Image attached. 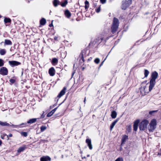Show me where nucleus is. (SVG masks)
<instances>
[{
    "label": "nucleus",
    "mask_w": 161,
    "mask_h": 161,
    "mask_svg": "<svg viewBox=\"0 0 161 161\" xmlns=\"http://www.w3.org/2000/svg\"><path fill=\"white\" fill-rule=\"evenodd\" d=\"M158 75V73L156 71L153 72L152 74L151 79L150 80V85L149 87V91H151L156 83V79Z\"/></svg>",
    "instance_id": "nucleus-1"
},
{
    "label": "nucleus",
    "mask_w": 161,
    "mask_h": 161,
    "mask_svg": "<svg viewBox=\"0 0 161 161\" xmlns=\"http://www.w3.org/2000/svg\"><path fill=\"white\" fill-rule=\"evenodd\" d=\"M119 25V21L118 19L116 18H114L111 27V32L113 34L116 31L118 28Z\"/></svg>",
    "instance_id": "nucleus-2"
},
{
    "label": "nucleus",
    "mask_w": 161,
    "mask_h": 161,
    "mask_svg": "<svg viewBox=\"0 0 161 161\" xmlns=\"http://www.w3.org/2000/svg\"><path fill=\"white\" fill-rule=\"evenodd\" d=\"M156 120L154 119H152L151 120L148 127V129L149 131L150 132H153L156 129Z\"/></svg>",
    "instance_id": "nucleus-3"
},
{
    "label": "nucleus",
    "mask_w": 161,
    "mask_h": 161,
    "mask_svg": "<svg viewBox=\"0 0 161 161\" xmlns=\"http://www.w3.org/2000/svg\"><path fill=\"white\" fill-rule=\"evenodd\" d=\"M149 121L147 119H144L141 121L139 125V129L140 130H144L147 129V125Z\"/></svg>",
    "instance_id": "nucleus-4"
},
{
    "label": "nucleus",
    "mask_w": 161,
    "mask_h": 161,
    "mask_svg": "<svg viewBox=\"0 0 161 161\" xmlns=\"http://www.w3.org/2000/svg\"><path fill=\"white\" fill-rule=\"evenodd\" d=\"M144 82L146 83V81H144L141 84V87L139 88V90L140 91L142 96H144L146 94V93H148V92H147L146 90V89L147 88L146 86H142Z\"/></svg>",
    "instance_id": "nucleus-5"
},
{
    "label": "nucleus",
    "mask_w": 161,
    "mask_h": 161,
    "mask_svg": "<svg viewBox=\"0 0 161 161\" xmlns=\"http://www.w3.org/2000/svg\"><path fill=\"white\" fill-rule=\"evenodd\" d=\"M8 73L7 69L4 67H2L0 69V74L3 75H7Z\"/></svg>",
    "instance_id": "nucleus-6"
},
{
    "label": "nucleus",
    "mask_w": 161,
    "mask_h": 161,
    "mask_svg": "<svg viewBox=\"0 0 161 161\" xmlns=\"http://www.w3.org/2000/svg\"><path fill=\"white\" fill-rule=\"evenodd\" d=\"M86 52L87 50H86L84 49L82 51L80 55L79 56L80 57H81V59L83 62L85 61L84 58L86 57L88 55V54L86 55Z\"/></svg>",
    "instance_id": "nucleus-7"
},
{
    "label": "nucleus",
    "mask_w": 161,
    "mask_h": 161,
    "mask_svg": "<svg viewBox=\"0 0 161 161\" xmlns=\"http://www.w3.org/2000/svg\"><path fill=\"white\" fill-rule=\"evenodd\" d=\"M8 63L12 67L21 64L20 62L15 61H8Z\"/></svg>",
    "instance_id": "nucleus-8"
},
{
    "label": "nucleus",
    "mask_w": 161,
    "mask_h": 161,
    "mask_svg": "<svg viewBox=\"0 0 161 161\" xmlns=\"http://www.w3.org/2000/svg\"><path fill=\"white\" fill-rule=\"evenodd\" d=\"M86 142L87 144V146L88 147L89 149L92 150V146L91 139L89 138L86 139Z\"/></svg>",
    "instance_id": "nucleus-9"
},
{
    "label": "nucleus",
    "mask_w": 161,
    "mask_h": 161,
    "mask_svg": "<svg viewBox=\"0 0 161 161\" xmlns=\"http://www.w3.org/2000/svg\"><path fill=\"white\" fill-rule=\"evenodd\" d=\"M66 88L65 87H64L63 88V89L60 92L59 94L57 96V97L59 98L61 97L62 96L64 95L66 91Z\"/></svg>",
    "instance_id": "nucleus-10"
},
{
    "label": "nucleus",
    "mask_w": 161,
    "mask_h": 161,
    "mask_svg": "<svg viewBox=\"0 0 161 161\" xmlns=\"http://www.w3.org/2000/svg\"><path fill=\"white\" fill-rule=\"evenodd\" d=\"M64 101L61 103H60L59 104L58 106L56 108H54L52 110L51 112H49L47 115V117H49L51 116L55 112L56 110L58 108V107L61 105L64 102Z\"/></svg>",
    "instance_id": "nucleus-11"
},
{
    "label": "nucleus",
    "mask_w": 161,
    "mask_h": 161,
    "mask_svg": "<svg viewBox=\"0 0 161 161\" xmlns=\"http://www.w3.org/2000/svg\"><path fill=\"white\" fill-rule=\"evenodd\" d=\"M139 122V120L137 119L135 121L133 125V130L135 131H136L138 127V125Z\"/></svg>",
    "instance_id": "nucleus-12"
},
{
    "label": "nucleus",
    "mask_w": 161,
    "mask_h": 161,
    "mask_svg": "<svg viewBox=\"0 0 161 161\" xmlns=\"http://www.w3.org/2000/svg\"><path fill=\"white\" fill-rule=\"evenodd\" d=\"M55 71L54 68L53 67H51L49 70L48 73L51 76H53L55 74Z\"/></svg>",
    "instance_id": "nucleus-13"
},
{
    "label": "nucleus",
    "mask_w": 161,
    "mask_h": 161,
    "mask_svg": "<svg viewBox=\"0 0 161 161\" xmlns=\"http://www.w3.org/2000/svg\"><path fill=\"white\" fill-rule=\"evenodd\" d=\"M51 158L48 156H43L41 158V161H51Z\"/></svg>",
    "instance_id": "nucleus-14"
},
{
    "label": "nucleus",
    "mask_w": 161,
    "mask_h": 161,
    "mask_svg": "<svg viewBox=\"0 0 161 161\" xmlns=\"http://www.w3.org/2000/svg\"><path fill=\"white\" fill-rule=\"evenodd\" d=\"M64 14L65 17L68 18H69L71 15V13L68 9L64 11Z\"/></svg>",
    "instance_id": "nucleus-15"
},
{
    "label": "nucleus",
    "mask_w": 161,
    "mask_h": 161,
    "mask_svg": "<svg viewBox=\"0 0 161 161\" xmlns=\"http://www.w3.org/2000/svg\"><path fill=\"white\" fill-rule=\"evenodd\" d=\"M128 139V136L127 135H123L121 140V144H124L126 140Z\"/></svg>",
    "instance_id": "nucleus-16"
},
{
    "label": "nucleus",
    "mask_w": 161,
    "mask_h": 161,
    "mask_svg": "<svg viewBox=\"0 0 161 161\" xmlns=\"http://www.w3.org/2000/svg\"><path fill=\"white\" fill-rule=\"evenodd\" d=\"M119 119V118H117L116 120H114L111 124L110 126V130H112L114 127V126L115 125L117 122L118 121Z\"/></svg>",
    "instance_id": "nucleus-17"
},
{
    "label": "nucleus",
    "mask_w": 161,
    "mask_h": 161,
    "mask_svg": "<svg viewBox=\"0 0 161 161\" xmlns=\"http://www.w3.org/2000/svg\"><path fill=\"white\" fill-rule=\"evenodd\" d=\"M39 119V118H33L30 119L27 121V123L31 124L34 123L36 121L37 119Z\"/></svg>",
    "instance_id": "nucleus-18"
},
{
    "label": "nucleus",
    "mask_w": 161,
    "mask_h": 161,
    "mask_svg": "<svg viewBox=\"0 0 161 161\" xmlns=\"http://www.w3.org/2000/svg\"><path fill=\"white\" fill-rule=\"evenodd\" d=\"M129 6L125 2L123 3L121 5V9L123 10H125Z\"/></svg>",
    "instance_id": "nucleus-19"
},
{
    "label": "nucleus",
    "mask_w": 161,
    "mask_h": 161,
    "mask_svg": "<svg viewBox=\"0 0 161 161\" xmlns=\"http://www.w3.org/2000/svg\"><path fill=\"white\" fill-rule=\"evenodd\" d=\"M4 45L6 46L7 45H12V43L11 41L9 40L8 39H5L4 42Z\"/></svg>",
    "instance_id": "nucleus-20"
},
{
    "label": "nucleus",
    "mask_w": 161,
    "mask_h": 161,
    "mask_svg": "<svg viewBox=\"0 0 161 161\" xmlns=\"http://www.w3.org/2000/svg\"><path fill=\"white\" fill-rule=\"evenodd\" d=\"M117 114L115 111H113L111 112V116L113 119H115L116 117Z\"/></svg>",
    "instance_id": "nucleus-21"
},
{
    "label": "nucleus",
    "mask_w": 161,
    "mask_h": 161,
    "mask_svg": "<svg viewBox=\"0 0 161 161\" xmlns=\"http://www.w3.org/2000/svg\"><path fill=\"white\" fill-rule=\"evenodd\" d=\"M0 125L2 126H11V125L7 123L6 122H3L0 121Z\"/></svg>",
    "instance_id": "nucleus-22"
},
{
    "label": "nucleus",
    "mask_w": 161,
    "mask_h": 161,
    "mask_svg": "<svg viewBox=\"0 0 161 161\" xmlns=\"http://www.w3.org/2000/svg\"><path fill=\"white\" fill-rule=\"evenodd\" d=\"M48 126L47 124H45L44 125H42L41 126V132H42L44 131Z\"/></svg>",
    "instance_id": "nucleus-23"
},
{
    "label": "nucleus",
    "mask_w": 161,
    "mask_h": 161,
    "mask_svg": "<svg viewBox=\"0 0 161 161\" xmlns=\"http://www.w3.org/2000/svg\"><path fill=\"white\" fill-rule=\"evenodd\" d=\"M68 3V2L67 0H65L63 2H61L60 5L61 6L64 7H65Z\"/></svg>",
    "instance_id": "nucleus-24"
},
{
    "label": "nucleus",
    "mask_w": 161,
    "mask_h": 161,
    "mask_svg": "<svg viewBox=\"0 0 161 161\" xmlns=\"http://www.w3.org/2000/svg\"><path fill=\"white\" fill-rule=\"evenodd\" d=\"M60 2L58 0H54L53 4L54 7H56L59 4Z\"/></svg>",
    "instance_id": "nucleus-25"
},
{
    "label": "nucleus",
    "mask_w": 161,
    "mask_h": 161,
    "mask_svg": "<svg viewBox=\"0 0 161 161\" xmlns=\"http://www.w3.org/2000/svg\"><path fill=\"white\" fill-rule=\"evenodd\" d=\"M6 53V50L4 49H0V54L1 55H3L5 54Z\"/></svg>",
    "instance_id": "nucleus-26"
},
{
    "label": "nucleus",
    "mask_w": 161,
    "mask_h": 161,
    "mask_svg": "<svg viewBox=\"0 0 161 161\" xmlns=\"http://www.w3.org/2000/svg\"><path fill=\"white\" fill-rule=\"evenodd\" d=\"M58 63V59L56 58H54L52 59V63L53 65L57 64Z\"/></svg>",
    "instance_id": "nucleus-27"
},
{
    "label": "nucleus",
    "mask_w": 161,
    "mask_h": 161,
    "mask_svg": "<svg viewBox=\"0 0 161 161\" xmlns=\"http://www.w3.org/2000/svg\"><path fill=\"white\" fill-rule=\"evenodd\" d=\"M46 22V19L44 18H42L41 19V25H44Z\"/></svg>",
    "instance_id": "nucleus-28"
},
{
    "label": "nucleus",
    "mask_w": 161,
    "mask_h": 161,
    "mask_svg": "<svg viewBox=\"0 0 161 161\" xmlns=\"http://www.w3.org/2000/svg\"><path fill=\"white\" fill-rule=\"evenodd\" d=\"M4 21L5 23L11 22V20L9 18H5Z\"/></svg>",
    "instance_id": "nucleus-29"
},
{
    "label": "nucleus",
    "mask_w": 161,
    "mask_h": 161,
    "mask_svg": "<svg viewBox=\"0 0 161 161\" xmlns=\"http://www.w3.org/2000/svg\"><path fill=\"white\" fill-rule=\"evenodd\" d=\"M25 149V148L24 147H19L17 150L18 153H20L21 152L24 151Z\"/></svg>",
    "instance_id": "nucleus-30"
},
{
    "label": "nucleus",
    "mask_w": 161,
    "mask_h": 161,
    "mask_svg": "<svg viewBox=\"0 0 161 161\" xmlns=\"http://www.w3.org/2000/svg\"><path fill=\"white\" fill-rule=\"evenodd\" d=\"M149 71L147 69L145 70L144 71V75L145 77H147V76L149 74Z\"/></svg>",
    "instance_id": "nucleus-31"
},
{
    "label": "nucleus",
    "mask_w": 161,
    "mask_h": 161,
    "mask_svg": "<svg viewBox=\"0 0 161 161\" xmlns=\"http://www.w3.org/2000/svg\"><path fill=\"white\" fill-rule=\"evenodd\" d=\"M125 2L130 6L131 4L132 0H125Z\"/></svg>",
    "instance_id": "nucleus-32"
},
{
    "label": "nucleus",
    "mask_w": 161,
    "mask_h": 161,
    "mask_svg": "<svg viewBox=\"0 0 161 161\" xmlns=\"http://www.w3.org/2000/svg\"><path fill=\"white\" fill-rule=\"evenodd\" d=\"M21 134L22 136H23L25 137L27 136L28 135L27 133L26 132H22L21 133Z\"/></svg>",
    "instance_id": "nucleus-33"
},
{
    "label": "nucleus",
    "mask_w": 161,
    "mask_h": 161,
    "mask_svg": "<svg viewBox=\"0 0 161 161\" xmlns=\"http://www.w3.org/2000/svg\"><path fill=\"white\" fill-rule=\"evenodd\" d=\"M4 64L3 60L2 59H0V67L3 66Z\"/></svg>",
    "instance_id": "nucleus-34"
},
{
    "label": "nucleus",
    "mask_w": 161,
    "mask_h": 161,
    "mask_svg": "<svg viewBox=\"0 0 161 161\" xmlns=\"http://www.w3.org/2000/svg\"><path fill=\"white\" fill-rule=\"evenodd\" d=\"M100 61V59L98 58H96L94 61L95 63L97 64H98L99 63Z\"/></svg>",
    "instance_id": "nucleus-35"
},
{
    "label": "nucleus",
    "mask_w": 161,
    "mask_h": 161,
    "mask_svg": "<svg viewBox=\"0 0 161 161\" xmlns=\"http://www.w3.org/2000/svg\"><path fill=\"white\" fill-rule=\"evenodd\" d=\"M157 111L158 110L150 111L149 112V114L152 115L153 113L157 112Z\"/></svg>",
    "instance_id": "nucleus-36"
},
{
    "label": "nucleus",
    "mask_w": 161,
    "mask_h": 161,
    "mask_svg": "<svg viewBox=\"0 0 161 161\" xmlns=\"http://www.w3.org/2000/svg\"><path fill=\"white\" fill-rule=\"evenodd\" d=\"M27 123H22V124L19 125H18V127H21V126L22 125H25L26 124H27Z\"/></svg>",
    "instance_id": "nucleus-37"
},
{
    "label": "nucleus",
    "mask_w": 161,
    "mask_h": 161,
    "mask_svg": "<svg viewBox=\"0 0 161 161\" xmlns=\"http://www.w3.org/2000/svg\"><path fill=\"white\" fill-rule=\"evenodd\" d=\"M9 81L11 83L13 84L15 82V80L14 79H10L9 80Z\"/></svg>",
    "instance_id": "nucleus-38"
},
{
    "label": "nucleus",
    "mask_w": 161,
    "mask_h": 161,
    "mask_svg": "<svg viewBox=\"0 0 161 161\" xmlns=\"http://www.w3.org/2000/svg\"><path fill=\"white\" fill-rule=\"evenodd\" d=\"M5 136H7V137L8 138V136L9 137H11L12 136V135L11 133H9L8 135H7L6 134H5Z\"/></svg>",
    "instance_id": "nucleus-39"
},
{
    "label": "nucleus",
    "mask_w": 161,
    "mask_h": 161,
    "mask_svg": "<svg viewBox=\"0 0 161 161\" xmlns=\"http://www.w3.org/2000/svg\"><path fill=\"white\" fill-rule=\"evenodd\" d=\"M100 9H101L100 7H99L98 8L96 9L95 10H96V12L99 13L100 11Z\"/></svg>",
    "instance_id": "nucleus-40"
},
{
    "label": "nucleus",
    "mask_w": 161,
    "mask_h": 161,
    "mask_svg": "<svg viewBox=\"0 0 161 161\" xmlns=\"http://www.w3.org/2000/svg\"><path fill=\"white\" fill-rule=\"evenodd\" d=\"M123 160L122 158H117L115 161H123Z\"/></svg>",
    "instance_id": "nucleus-41"
},
{
    "label": "nucleus",
    "mask_w": 161,
    "mask_h": 161,
    "mask_svg": "<svg viewBox=\"0 0 161 161\" xmlns=\"http://www.w3.org/2000/svg\"><path fill=\"white\" fill-rule=\"evenodd\" d=\"M106 0H100L101 3L102 4H104L106 2Z\"/></svg>",
    "instance_id": "nucleus-42"
},
{
    "label": "nucleus",
    "mask_w": 161,
    "mask_h": 161,
    "mask_svg": "<svg viewBox=\"0 0 161 161\" xmlns=\"http://www.w3.org/2000/svg\"><path fill=\"white\" fill-rule=\"evenodd\" d=\"M127 130H128L129 132H130L131 130V127L130 126H129Z\"/></svg>",
    "instance_id": "nucleus-43"
},
{
    "label": "nucleus",
    "mask_w": 161,
    "mask_h": 161,
    "mask_svg": "<svg viewBox=\"0 0 161 161\" xmlns=\"http://www.w3.org/2000/svg\"><path fill=\"white\" fill-rule=\"evenodd\" d=\"M85 5H89V2L87 1V0H86L85 2Z\"/></svg>",
    "instance_id": "nucleus-44"
},
{
    "label": "nucleus",
    "mask_w": 161,
    "mask_h": 161,
    "mask_svg": "<svg viewBox=\"0 0 161 161\" xmlns=\"http://www.w3.org/2000/svg\"><path fill=\"white\" fill-rule=\"evenodd\" d=\"M54 116L55 118H57V117H59L60 116V115H59V114H55Z\"/></svg>",
    "instance_id": "nucleus-45"
},
{
    "label": "nucleus",
    "mask_w": 161,
    "mask_h": 161,
    "mask_svg": "<svg viewBox=\"0 0 161 161\" xmlns=\"http://www.w3.org/2000/svg\"><path fill=\"white\" fill-rule=\"evenodd\" d=\"M53 20H52V23L51 24H50L49 25V26L50 27H53V23H52V22H53Z\"/></svg>",
    "instance_id": "nucleus-46"
},
{
    "label": "nucleus",
    "mask_w": 161,
    "mask_h": 161,
    "mask_svg": "<svg viewBox=\"0 0 161 161\" xmlns=\"http://www.w3.org/2000/svg\"><path fill=\"white\" fill-rule=\"evenodd\" d=\"M97 6V3H94L93 4V6L94 7H95Z\"/></svg>",
    "instance_id": "nucleus-47"
},
{
    "label": "nucleus",
    "mask_w": 161,
    "mask_h": 161,
    "mask_svg": "<svg viewBox=\"0 0 161 161\" xmlns=\"http://www.w3.org/2000/svg\"><path fill=\"white\" fill-rule=\"evenodd\" d=\"M89 7V5H85V8L86 9H87Z\"/></svg>",
    "instance_id": "nucleus-48"
},
{
    "label": "nucleus",
    "mask_w": 161,
    "mask_h": 161,
    "mask_svg": "<svg viewBox=\"0 0 161 161\" xmlns=\"http://www.w3.org/2000/svg\"><path fill=\"white\" fill-rule=\"evenodd\" d=\"M10 126H13L14 127H18V125H15L12 124V125H11Z\"/></svg>",
    "instance_id": "nucleus-49"
},
{
    "label": "nucleus",
    "mask_w": 161,
    "mask_h": 161,
    "mask_svg": "<svg viewBox=\"0 0 161 161\" xmlns=\"http://www.w3.org/2000/svg\"><path fill=\"white\" fill-rule=\"evenodd\" d=\"M47 141V140H41V142H43V143H44Z\"/></svg>",
    "instance_id": "nucleus-50"
},
{
    "label": "nucleus",
    "mask_w": 161,
    "mask_h": 161,
    "mask_svg": "<svg viewBox=\"0 0 161 161\" xmlns=\"http://www.w3.org/2000/svg\"><path fill=\"white\" fill-rule=\"evenodd\" d=\"M5 134H3V135H1V138L3 139H4V137L5 136Z\"/></svg>",
    "instance_id": "nucleus-51"
},
{
    "label": "nucleus",
    "mask_w": 161,
    "mask_h": 161,
    "mask_svg": "<svg viewBox=\"0 0 161 161\" xmlns=\"http://www.w3.org/2000/svg\"><path fill=\"white\" fill-rule=\"evenodd\" d=\"M159 151L160 152V153H158V155H160L161 156V149H160Z\"/></svg>",
    "instance_id": "nucleus-52"
},
{
    "label": "nucleus",
    "mask_w": 161,
    "mask_h": 161,
    "mask_svg": "<svg viewBox=\"0 0 161 161\" xmlns=\"http://www.w3.org/2000/svg\"><path fill=\"white\" fill-rule=\"evenodd\" d=\"M44 113L41 115V118H43L44 117V115H43Z\"/></svg>",
    "instance_id": "nucleus-53"
},
{
    "label": "nucleus",
    "mask_w": 161,
    "mask_h": 161,
    "mask_svg": "<svg viewBox=\"0 0 161 161\" xmlns=\"http://www.w3.org/2000/svg\"><path fill=\"white\" fill-rule=\"evenodd\" d=\"M2 144V141L1 140H0V146H1V144Z\"/></svg>",
    "instance_id": "nucleus-54"
},
{
    "label": "nucleus",
    "mask_w": 161,
    "mask_h": 161,
    "mask_svg": "<svg viewBox=\"0 0 161 161\" xmlns=\"http://www.w3.org/2000/svg\"><path fill=\"white\" fill-rule=\"evenodd\" d=\"M92 59V58H89L88 60V61H90Z\"/></svg>",
    "instance_id": "nucleus-55"
},
{
    "label": "nucleus",
    "mask_w": 161,
    "mask_h": 161,
    "mask_svg": "<svg viewBox=\"0 0 161 161\" xmlns=\"http://www.w3.org/2000/svg\"><path fill=\"white\" fill-rule=\"evenodd\" d=\"M100 39L101 40V41H102L103 40V38L101 37V38H100Z\"/></svg>",
    "instance_id": "nucleus-56"
},
{
    "label": "nucleus",
    "mask_w": 161,
    "mask_h": 161,
    "mask_svg": "<svg viewBox=\"0 0 161 161\" xmlns=\"http://www.w3.org/2000/svg\"><path fill=\"white\" fill-rule=\"evenodd\" d=\"M56 105V104H55L53 105V107H55Z\"/></svg>",
    "instance_id": "nucleus-57"
},
{
    "label": "nucleus",
    "mask_w": 161,
    "mask_h": 161,
    "mask_svg": "<svg viewBox=\"0 0 161 161\" xmlns=\"http://www.w3.org/2000/svg\"><path fill=\"white\" fill-rule=\"evenodd\" d=\"M84 103L85 104V103H86V97H85V98L84 99Z\"/></svg>",
    "instance_id": "nucleus-58"
},
{
    "label": "nucleus",
    "mask_w": 161,
    "mask_h": 161,
    "mask_svg": "<svg viewBox=\"0 0 161 161\" xmlns=\"http://www.w3.org/2000/svg\"><path fill=\"white\" fill-rule=\"evenodd\" d=\"M84 158H86V157L84 156V157H82V159H84Z\"/></svg>",
    "instance_id": "nucleus-59"
},
{
    "label": "nucleus",
    "mask_w": 161,
    "mask_h": 161,
    "mask_svg": "<svg viewBox=\"0 0 161 161\" xmlns=\"http://www.w3.org/2000/svg\"><path fill=\"white\" fill-rule=\"evenodd\" d=\"M90 155H89V154H88V155H87V157H90Z\"/></svg>",
    "instance_id": "nucleus-60"
},
{
    "label": "nucleus",
    "mask_w": 161,
    "mask_h": 161,
    "mask_svg": "<svg viewBox=\"0 0 161 161\" xmlns=\"http://www.w3.org/2000/svg\"><path fill=\"white\" fill-rule=\"evenodd\" d=\"M61 158H63V157H64V156H63V155H62L61 156Z\"/></svg>",
    "instance_id": "nucleus-61"
},
{
    "label": "nucleus",
    "mask_w": 161,
    "mask_h": 161,
    "mask_svg": "<svg viewBox=\"0 0 161 161\" xmlns=\"http://www.w3.org/2000/svg\"><path fill=\"white\" fill-rule=\"evenodd\" d=\"M23 71H22V74H21V75H23Z\"/></svg>",
    "instance_id": "nucleus-62"
},
{
    "label": "nucleus",
    "mask_w": 161,
    "mask_h": 161,
    "mask_svg": "<svg viewBox=\"0 0 161 161\" xmlns=\"http://www.w3.org/2000/svg\"><path fill=\"white\" fill-rule=\"evenodd\" d=\"M108 38H109V37H107V38H106V40H108Z\"/></svg>",
    "instance_id": "nucleus-63"
},
{
    "label": "nucleus",
    "mask_w": 161,
    "mask_h": 161,
    "mask_svg": "<svg viewBox=\"0 0 161 161\" xmlns=\"http://www.w3.org/2000/svg\"><path fill=\"white\" fill-rule=\"evenodd\" d=\"M84 68H84V67H83V68H82V70H83L84 69Z\"/></svg>",
    "instance_id": "nucleus-64"
}]
</instances>
